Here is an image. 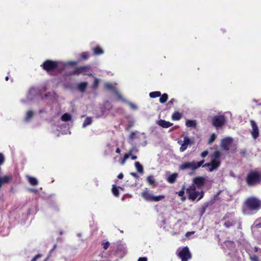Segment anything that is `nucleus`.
<instances>
[{
	"label": "nucleus",
	"instance_id": "nucleus-22",
	"mask_svg": "<svg viewBox=\"0 0 261 261\" xmlns=\"http://www.w3.org/2000/svg\"><path fill=\"white\" fill-rule=\"evenodd\" d=\"M178 176L176 173H173L170 175L167 178V180L169 183L173 184L175 181V180Z\"/></svg>",
	"mask_w": 261,
	"mask_h": 261
},
{
	"label": "nucleus",
	"instance_id": "nucleus-24",
	"mask_svg": "<svg viewBox=\"0 0 261 261\" xmlns=\"http://www.w3.org/2000/svg\"><path fill=\"white\" fill-rule=\"evenodd\" d=\"M61 119L62 121L67 122L71 120V116L69 113H66L61 116Z\"/></svg>",
	"mask_w": 261,
	"mask_h": 261
},
{
	"label": "nucleus",
	"instance_id": "nucleus-39",
	"mask_svg": "<svg viewBox=\"0 0 261 261\" xmlns=\"http://www.w3.org/2000/svg\"><path fill=\"white\" fill-rule=\"evenodd\" d=\"M250 258L251 261H259L258 256L255 254L251 256Z\"/></svg>",
	"mask_w": 261,
	"mask_h": 261
},
{
	"label": "nucleus",
	"instance_id": "nucleus-30",
	"mask_svg": "<svg viewBox=\"0 0 261 261\" xmlns=\"http://www.w3.org/2000/svg\"><path fill=\"white\" fill-rule=\"evenodd\" d=\"M161 95V93L160 91H154L149 93V96L153 98L160 97Z\"/></svg>",
	"mask_w": 261,
	"mask_h": 261
},
{
	"label": "nucleus",
	"instance_id": "nucleus-42",
	"mask_svg": "<svg viewBox=\"0 0 261 261\" xmlns=\"http://www.w3.org/2000/svg\"><path fill=\"white\" fill-rule=\"evenodd\" d=\"M195 233V231H188L186 232V237H190L191 235L194 234Z\"/></svg>",
	"mask_w": 261,
	"mask_h": 261
},
{
	"label": "nucleus",
	"instance_id": "nucleus-10",
	"mask_svg": "<svg viewBox=\"0 0 261 261\" xmlns=\"http://www.w3.org/2000/svg\"><path fill=\"white\" fill-rule=\"evenodd\" d=\"M178 256L181 261H188L192 258V254L187 246L184 247L178 252Z\"/></svg>",
	"mask_w": 261,
	"mask_h": 261
},
{
	"label": "nucleus",
	"instance_id": "nucleus-25",
	"mask_svg": "<svg viewBox=\"0 0 261 261\" xmlns=\"http://www.w3.org/2000/svg\"><path fill=\"white\" fill-rule=\"evenodd\" d=\"M28 179L29 183L32 186H36L38 184V181L35 177H32V176H28Z\"/></svg>",
	"mask_w": 261,
	"mask_h": 261
},
{
	"label": "nucleus",
	"instance_id": "nucleus-52",
	"mask_svg": "<svg viewBox=\"0 0 261 261\" xmlns=\"http://www.w3.org/2000/svg\"><path fill=\"white\" fill-rule=\"evenodd\" d=\"M121 152V150L119 148H117L116 150V152L117 153H120Z\"/></svg>",
	"mask_w": 261,
	"mask_h": 261
},
{
	"label": "nucleus",
	"instance_id": "nucleus-37",
	"mask_svg": "<svg viewBox=\"0 0 261 261\" xmlns=\"http://www.w3.org/2000/svg\"><path fill=\"white\" fill-rule=\"evenodd\" d=\"M81 58L84 60H87L89 58V54L87 52H83L81 54Z\"/></svg>",
	"mask_w": 261,
	"mask_h": 261
},
{
	"label": "nucleus",
	"instance_id": "nucleus-23",
	"mask_svg": "<svg viewBox=\"0 0 261 261\" xmlns=\"http://www.w3.org/2000/svg\"><path fill=\"white\" fill-rule=\"evenodd\" d=\"M87 82H82L78 85V89L81 92H85L87 87Z\"/></svg>",
	"mask_w": 261,
	"mask_h": 261
},
{
	"label": "nucleus",
	"instance_id": "nucleus-31",
	"mask_svg": "<svg viewBox=\"0 0 261 261\" xmlns=\"http://www.w3.org/2000/svg\"><path fill=\"white\" fill-rule=\"evenodd\" d=\"M112 192L113 194L115 197H118L119 196V191L118 188L116 187L115 185H113L112 188Z\"/></svg>",
	"mask_w": 261,
	"mask_h": 261
},
{
	"label": "nucleus",
	"instance_id": "nucleus-50",
	"mask_svg": "<svg viewBox=\"0 0 261 261\" xmlns=\"http://www.w3.org/2000/svg\"><path fill=\"white\" fill-rule=\"evenodd\" d=\"M130 156H131V159L132 160H135L137 159V156L136 155H134L132 154V155H130Z\"/></svg>",
	"mask_w": 261,
	"mask_h": 261
},
{
	"label": "nucleus",
	"instance_id": "nucleus-43",
	"mask_svg": "<svg viewBox=\"0 0 261 261\" xmlns=\"http://www.w3.org/2000/svg\"><path fill=\"white\" fill-rule=\"evenodd\" d=\"M41 255L40 254H37L36 255H35L31 260V261H36L37 260V259H38V258L40 257H41Z\"/></svg>",
	"mask_w": 261,
	"mask_h": 261
},
{
	"label": "nucleus",
	"instance_id": "nucleus-41",
	"mask_svg": "<svg viewBox=\"0 0 261 261\" xmlns=\"http://www.w3.org/2000/svg\"><path fill=\"white\" fill-rule=\"evenodd\" d=\"M77 64V62L76 61H70L67 63V65L70 66H74L76 65Z\"/></svg>",
	"mask_w": 261,
	"mask_h": 261
},
{
	"label": "nucleus",
	"instance_id": "nucleus-53",
	"mask_svg": "<svg viewBox=\"0 0 261 261\" xmlns=\"http://www.w3.org/2000/svg\"><path fill=\"white\" fill-rule=\"evenodd\" d=\"M256 226H257L258 227H261V223H259L258 224H256Z\"/></svg>",
	"mask_w": 261,
	"mask_h": 261
},
{
	"label": "nucleus",
	"instance_id": "nucleus-33",
	"mask_svg": "<svg viewBox=\"0 0 261 261\" xmlns=\"http://www.w3.org/2000/svg\"><path fill=\"white\" fill-rule=\"evenodd\" d=\"M110 246V243L109 241H103L101 242V246L105 250H107Z\"/></svg>",
	"mask_w": 261,
	"mask_h": 261
},
{
	"label": "nucleus",
	"instance_id": "nucleus-16",
	"mask_svg": "<svg viewBox=\"0 0 261 261\" xmlns=\"http://www.w3.org/2000/svg\"><path fill=\"white\" fill-rule=\"evenodd\" d=\"M158 125L163 128H168L173 125V123L163 119H161L158 122Z\"/></svg>",
	"mask_w": 261,
	"mask_h": 261
},
{
	"label": "nucleus",
	"instance_id": "nucleus-36",
	"mask_svg": "<svg viewBox=\"0 0 261 261\" xmlns=\"http://www.w3.org/2000/svg\"><path fill=\"white\" fill-rule=\"evenodd\" d=\"M216 136L214 134H213L211 135L210 138L208 140V143L209 144H211L216 139Z\"/></svg>",
	"mask_w": 261,
	"mask_h": 261
},
{
	"label": "nucleus",
	"instance_id": "nucleus-11",
	"mask_svg": "<svg viewBox=\"0 0 261 261\" xmlns=\"http://www.w3.org/2000/svg\"><path fill=\"white\" fill-rule=\"evenodd\" d=\"M250 123L252 127V129L250 131L251 136L254 139H256L259 137L258 127L255 121L253 120H251Z\"/></svg>",
	"mask_w": 261,
	"mask_h": 261
},
{
	"label": "nucleus",
	"instance_id": "nucleus-56",
	"mask_svg": "<svg viewBox=\"0 0 261 261\" xmlns=\"http://www.w3.org/2000/svg\"><path fill=\"white\" fill-rule=\"evenodd\" d=\"M8 80H9V77H8V76H6V77H5V80H6V81H8Z\"/></svg>",
	"mask_w": 261,
	"mask_h": 261
},
{
	"label": "nucleus",
	"instance_id": "nucleus-51",
	"mask_svg": "<svg viewBox=\"0 0 261 261\" xmlns=\"http://www.w3.org/2000/svg\"><path fill=\"white\" fill-rule=\"evenodd\" d=\"M175 101V99L174 98H172L169 102V103L171 105V104H173L174 103V102Z\"/></svg>",
	"mask_w": 261,
	"mask_h": 261
},
{
	"label": "nucleus",
	"instance_id": "nucleus-46",
	"mask_svg": "<svg viewBox=\"0 0 261 261\" xmlns=\"http://www.w3.org/2000/svg\"><path fill=\"white\" fill-rule=\"evenodd\" d=\"M129 105L130 107L132 108H133V109H137V106L135 104H134L133 103H129Z\"/></svg>",
	"mask_w": 261,
	"mask_h": 261
},
{
	"label": "nucleus",
	"instance_id": "nucleus-1",
	"mask_svg": "<svg viewBox=\"0 0 261 261\" xmlns=\"http://www.w3.org/2000/svg\"><path fill=\"white\" fill-rule=\"evenodd\" d=\"M221 153L219 150H216L214 152L213 154L211 156V161L209 163H206L204 164L205 162L204 160H202L199 162H186L182 163L179 165V168L180 170H186L191 169L193 171L196 170L198 168L201 166L202 167H208V171L212 172L214 170L218 168L221 165Z\"/></svg>",
	"mask_w": 261,
	"mask_h": 261
},
{
	"label": "nucleus",
	"instance_id": "nucleus-19",
	"mask_svg": "<svg viewBox=\"0 0 261 261\" xmlns=\"http://www.w3.org/2000/svg\"><path fill=\"white\" fill-rule=\"evenodd\" d=\"M182 117V114L178 111L174 112L171 116L172 120L173 121L179 120Z\"/></svg>",
	"mask_w": 261,
	"mask_h": 261
},
{
	"label": "nucleus",
	"instance_id": "nucleus-38",
	"mask_svg": "<svg viewBox=\"0 0 261 261\" xmlns=\"http://www.w3.org/2000/svg\"><path fill=\"white\" fill-rule=\"evenodd\" d=\"M208 154V151L207 150H205L203 151L200 154V156L202 158H204Z\"/></svg>",
	"mask_w": 261,
	"mask_h": 261
},
{
	"label": "nucleus",
	"instance_id": "nucleus-27",
	"mask_svg": "<svg viewBox=\"0 0 261 261\" xmlns=\"http://www.w3.org/2000/svg\"><path fill=\"white\" fill-rule=\"evenodd\" d=\"M186 125L188 127H195L196 126V122L195 120H188L186 121Z\"/></svg>",
	"mask_w": 261,
	"mask_h": 261
},
{
	"label": "nucleus",
	"instance_id": "nucleus-35",
	"mask_svg": "<svg viewBox=\"0 0 261 261\" xmlns=\"http://www.w3.org/2000/svg\"><path fill=\"white\" fill-rule=\"evenodd\" d=\"M98 84H99V80H98V79L97 78L95 77L94 79V82H93V85L92 86V89H97V88L98 86Z\"/></svg>",
	"mask_w": 261,
	"mask_h": 261
},
{
	"label": "nucleus",
	"instance_id": "nucleus-8",
	"mask_svg": "<svg viewBox=\"0 0 261 261\" xmlns=\"http://www.w3.org/2000/svg\"><path fill=\"white\" fill-rule=\"evenodd\" d=\"M91 69L90 65H86L83 66H80L75 68L71 72V74L72 75H79L83 74V75H87L88 76H91L92 73H91Z\"/></svg>",
	"mask_w": 261,
	"mask_h": 261
},
{
	"label": "nucleus",
	"instance_id": "nucleus-47",
	"mask_svg": "<svg viewBox=\"0 0 261 261\" xmlns=\"http://www.w3.org/2000/svg\"><path fill=\"white\" fill-rule=\"evenodd\" d=\"M130 174L134 177L136 178H138L139 177V176L137 174V173H135V172H132L130 173Z\"/></svg>",
	"mask_w": 261,
	"mask_h": 261
},
{
	"label": "nucleus",
	"instance_id": "nucleus-17",
	"mask_svg": "<svg viewBox=\"0 0 261 261\" xmlns=\"http://www.w3.org/2000/svg\"><path fill=\"white\" fill-rule=\"evenodd\" d=\"M146 180L148 184L152 188H155L158 185L153 176L152 175H149L147 176Z\"/></svg>",
	"mask_w": 261,
	"mask_h": 261
},
{
	"label": "nucleus",
	"instance_id": "nucleus-15",
	"mask_svg": "<svg viewBox=\"0 0 261 261\" xmlns=\"http://www.w3.org/2000/svg\"><path fill=\"white\" fill-rule=\"evenodd\" d=\"M13 179L12 175L0 176V189L3 185L10 183Z\"/></svg>",
	"mask_w": 261,
	"mask_h": 261
},
{
	"label": "nucleus",
	"instance_id": "nucleus-2",
	"mask_svg": "<svg viewBox=\"0 0 261 261\" xmlns=\"http://www.w3.org/2000/svg\"><path fill=\"white\" fill-rule=\"evenodd\" d=\"M206 181V177L201 176L193 178L192 185L186 189L189 199L194 201L198 198L197 200L199 201L203 197L204 192L201 189L204 187Z\"/></svg>",
	"mask_w": 261,
	"mask_h": 261
},
{
	"label": "nucleus",
	"instance_id": "nucleus-26",
	"mask_svg": "<svg viewBox=\"0 0 261 261\" xmlns=\"http://www.w3.org/2000/svg\"><path fill=\"white\" fill-rule=\"evenodd\" d=\"M135 166L138 172L140 173H143V167L139 162H136Z\"/></svg>",
	"mask_w": 261,
	"mask_h": 261
},
{
	"label": "nucleus",
	"instance_id": "nucleus-48",
	"mask_svg": "<svg viewBox=\"0 0 261 261\" xmlns=\"http://www.w3.org/2000/svg\"><path fill=\"white\" fill-rule=\"evenodd\" d=\"M29 191H30L31 192L36 193L38 192V190L35 189H30Z\"/></svg>",
	"mask_w": 261,
	"mask_h": 261
},
{
	"label": "nucleus",
	"instance_id": "nucleus-32",
	"mask_svg": "<svg viewBox=\"0 0 261 261\" xmlns=\"http://www.w3.org/2000/svg\"><path fill=\"white\" fill-rule=\"evenodd\" d=\"M34 113L32 111H29L25 117V120L26 121H29L33 116Z\"/></svg>",
	"mask_w": 261,
	"mask_h": 261
},
{
	"label": "nucleus",
	"instance_id": "nucleus-3",
	"mask_svg": "<svg viewBox=\"0 0 261 261\" xmlns=\"http://www.w3.org/2000/svg\"><path fill=\"white\" fill-rule=\"evenodd\" d=\"M246 182L248 187H254L261 182V171L251 170L246 175Z\"/></svg>",
	"mask_w": 261,
	"mask_h": 261
},
{
	"label": "nucleus",
	"instance_id": "nucleus-4",
	"mask_svg": "<svg viewBox=\"0 0 261 261\" xmlns=\"http://www.w3.org/2000/svg\"><path fill=\"white\" fill-rule=\"evenodd\" d=\"M243 206L247 210L258 211L261 208V200L254 196L249 197L244 202Z\"/></svg>",
	"mask_w": 261,
	"mask_h": 261
},
{
	"label": "nucleus",
	"instance_id": "nucleus-14",
	"mask_svg": "<svg viewBox=\"0 0 261 261\" xmlns=\"http://www.w3.org/2000/svg\"><path fill=\"white\" fill-rule=\"evenodd\" d=\"M178 143L181 144L180 151L181 152H184L187 149L188 145H191L192 144V141L188 137H185L184 138V141L182 143H180V141H178Z\"/></svg>",
	"mask_w": 261,
	"mask_h": 261
},
{
	"label": "nucleus",
	"instance_id": "nucleus-49",
	"mask_svg": "<svg viewBox=\"0 0 261 261\" xmlns=\"http://www.w3.org/2000/svg\"><path fill=\"white\" fill-rule=\"evenodd\" d=\"M123 177V174L122 173L119 174V175H118V178L119 179H122Z\"/></svg>",
	"mask_w": 261,
	"mask_h": 261
},
{
	"label": "nucleus",
	"instance_id": "nucleus-6",
	"mask_svg": "<svg viewBox=\"0 0 261 261\" xmlns=\"http://www.w3.org/2000/svg\"><path fill=\"white\" fill-rule=\"evenodd\" d=\"M47 73L55 71L58 67V62L51 60L44 61L40 66Z\"/></svg>",
	"mask_w": 261,
	"mask_h": 261
},
{
	"label": "nucleus",
	"instance_id": "nucleus-54",
	"mask_svg": "<svg viewBox=\"0 0 261 261\" xmlns=\"http://www.w3.org/2000/svg\"><path fill=\"white\" fill-rule=\"evenodd\" d=\"M43 112H44V110H39V113H43Z\"/></svg>",
	"mask_w": 261,
	"mask_h": 261
},
{
	"label": "nucleus",
	"instance_id": "nucleus-21",
	"mask_svg": "<svg viewBox=\"0 0 261 261\" xmlns=\"http://www.w3.org/2000/svg\"><path fill=\"white\" fill-rule=\"evenodd\" d=\"M134 150V148H132V149H129V152L128 153H125L123 158H122L121 161V164L124 165L125 163L126 160L130 157V155H132V153H133Z\"/></svg>",
	"mask_w": 261,
	"mask_h": 261
},
{
	"label": "nucleus",
	"instance_id": "nucleus-28",
	"mask_svg": "<svg viewBox=\"0 0 261 261\" xmlns=\"http://www.w3.org/2000/svg\"><path fill=\"white\" fill-rule=\"evenodd\" d=\"M92 122V118L91 117H87L83 124V127H85L86 126L89 125H90Z\"/></svg>",
	"mask_w": 261,
	"mask_h": 261
},
{
	"label": "nucleus",
	"instance_id": "nucleus-44",
	"mask_svg": "<svg viewBox=\"0 0 261 261\" xmlns=\"http://www.w3.org/2000/svg\"><path fill=\"white\" fill-rule=\"evenodd\" d=\"M136 135V134L134 132H132L129 135V138L130 139H133L135 137V136Z\"/></svg>",
	"mask_w": 261,
	"mask_h": 261
},
{
	"label": "nucleus",
	"instance_id": "nucleus-9",
	"mask_svg": "<svg viewBox=\"0 0 261 261\" xmlns=\"http://www.w3.org/2000/svg\"><path fill=\"white\" fill-rule=\"evenodd\" d=\"M222 221H225L223 225L226 228L233 226L237 222L234 214L231 213H226L223 217Z\"/></svg>",
	"mask_w": 261,
	"mask_h": 261
},
{
	"label": "nucleus",
	"instance_id": "nucleus-29",
	"mask_svg": "<svg viewBox=\"0 0 261 261\" xmlns=\"http://www.w3.org/2000/svg\"><path fill=\"white\" fill-rule=\"evenodd\" d=\"M161 97L160 98V102L162 103H164L167 101L168 98V96L167 93H164L163 95H161Z\"/></svg>",
	"mask_w": 261,
	"mask_h": 261
},
{
	"label": "nucleus",
	"instance_id": "nucleus-12",
	"mask_svg": "<svg viewBox=\"0 0 261 261\" xmlns=\"http://www.w3.org/2000/svg\"><path fill=\"white\" fill-rule=\"evenodd\" d=\"M126 250L124 246L122 244H119L117 246L114 255L119 258H122L126 254Z\"/></svg>",
	"mask_w": 261,
	"mask_h": 261
},
{
	"label": "nucleus",
	"instance_id": "nucleus-13",
	"mask_svg": "<svg viewBox=\"0 0 261 261\" xmlns=\"http://www.w3.org/2000/svg\"><path fill=\"white\" fill-rule=\"evenodd\" d=\"M232 143V139L230 137H227L222 139L221 143V147L222 149L225 151L229 150Z\"/></svg>",
	"mask_w": 261,
	"mask_h": 261
},
{
	"label": "nucleus",
	"instance_id": "nucleus-55",
	"mask_svg": "<svg viewBox=\"0 0 261 261\" xmlns=\"http://www.w3.org/2000/svg\"><path fill=\"white\" fill-rule=\"evenodd\" d=\"M56 247V245L55 244L54 246V247L53 248L51 249V251H53Z\"/></svg>",
	"mask_w": 261,
	"mask_h": 261
},
{
	"label": "nucleus",
	"instance_id": "nucleus-20",
	"mask_svg": "<svg viewBox=\"0 0 261 261\" xmlns=\"http://www.w3.org/2000/svg\"><path fill=\"white\" fill-rule=\"evenodd\" d=\"M186 190L185 188V186L183 185L181 187V190L177 192L178 196L181 197V200L182 201H184L186 199V197L185 196V191Z\"/></svg>",
	"mask_w": 261,
	"mask_h": 261
},
{
	"label": "nucleus",
	"instance_id": "nucleus-34",
	"mask_svg": "<svg viewBox=\"0 0 261 261\" xmlns=\"http://www.w3.org/2000/svg\"><path fill=\"white\" fill-rule=\"evenodd\" d=\"M104 87L105 89L109 90H114L115 89L114 87L111 84L108 83H106L104 84Z\"/></svg>",
	"mask_w": 261,
	"mask_h": 261
},
{
	"label": "nucleus",
	"instance_id": "nucleus-18",
	"mask_svg": "<svg viewBox=\"0 0 261 261\" xmlns=\"http://www.w3.org/2000/svg\"><path fill=\"white\" fill-rule=\"evenodd\" d=\"M93 55L95 56L101 55L103 54V50L102 48L99 46H97L95 48H93Z\"/></svg>",
	"mask_w": 261,
	"mask_h": 261
},
{
	"label": "nucleus",
	"instance_id": "nucleus-40",
	"mask_svg": "<svg viewBox=\"0 0 261 261\" xmlns=\"http://www.w3.org/2000/svg\"><path fill=\"white\" fill-rule=\"evenodd\" d=\"M5 162V157L2 153H0V165L4 164Z\"/></svg>",
	"mask_w": 261,
	"mask_h": 261
},
{
	"label": "nucleus",
	"instance_id": "nucleus-45",
	"mask_svg": "<svg viewBox=\"0 0 261 261\" xmlns=\"http://www.w3.org/2000/svg\"><path fill=\"white\" fill-rule=\"evenodd\" d=\"M138 261H147V258L146 257H140Z\"/></svg>",
	"mask_w": 261,
	"mask_h": 261
},
{
	"label": "nucleus",
	"instance_id": "nucleus-7",
	"mask_svg": "<svg viewBox=\"0 0 261 261\" xmlns=\"http://www.w3.org/2000/svg\"><path fill=\"white\" fill-rule=\"evenodd\" d=\"M212 123L216 128L222 127L226 123V118L223 115L214 116L212 119Z\"/></svg>",
	"mask_w": 261,
	"mask_h": 261
},
{
	"label": "nucleus",
	"instance_id": "nucleus-57",
	"mask_svg": "<svg viewBox=\"0 0 261 261\" xmlns=\"http://www.w3.org/2000/svg\"><path fill=\"white\" fill-rule=\"evenodd\" d=\"M118 96L119 97V98H121V95H120L119 94H118Z\"/></svg>",
	"mask_w": 261,
	"mask_h": 261
},
{
	"label": "nucleus",
	"instance_id": "nucleus-5",
	"mask_svg": "<svg viewBox=\"0 0 261 261\" xmlns=\"http://www.w3.org/2000/svg\"><path fill=\"white\" fill-rule=\"evenodd\" d=\"M142 197L146 201L148 202H158L165 198L163 195L159 196H154L152 191L146 188L141 193Z\"/></svg>",
	"mask_w": 261,
	"mask_h": 261
}]
</instances>
